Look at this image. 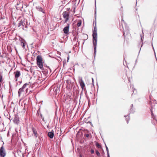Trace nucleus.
<instances>
[{"mask_svg": "<svg viewBox=\"0 0 157 157\" xmlns=\"http://www.w3.org/2000/svg\"><path fill=\"white\" fill-rule=\"evenodd\" d=\"M92 36L93 37V42L94 45V54L95 56L96 52V46L97 41V29L96 26L94 27Z\"/></svg>", "mask_w": 157, "mask_h": 157, "instance_id": "1", "label": "nucleus"}, {"mask_svg": "<svg viewBox=\"0 0 157 157\" xmlns=\"http://www.w3.org/2000/svg\"><path fill=\"white\" fill-rule=\"evenodd\" d=\"M59 89V88H58V87H57L56 88H54V94L55 95V99L54 100V101L55 102V104L57 108L56 109V112L57 110L58 109V106L57 105L59 104V102L58 101L59 98L58 97L59 96V92H58V90Z\"/></svg>", "mask_w": 157, "mask_h": 157, "instance_id": "2", "label": "nucleus"}, {"mask_svg": "<svg viewBox=\"0 0 157 157\" xmlns=\"http://www.w3.org/2000/svg\"><path fill=\"white\" fill-rule=\"evenodd\" d=\"M36 61L37 65L40 69H42L43 67L42 58L40 56H38L36 57Z\"/></svg>", "mask_w": 157, "mask_h": 157, "instance_id": "3", "label": "nucleus"}, {"mask_svg": "<svg viewBox=\"0 0 157 157\" xmlns=\"http://www.w3.org/2000/svg\"><path fill=\"white\" fill-rule=\"evenodd\" d=\"M6 153L5 148L3 146H2L0 149V157H5Z\"/></svg>", "mask_w": 157, "mask_h": 157, "instance_id": "4", "label": "nucleus"}, {"mask_svg": "<svg viewBox=\"0 0 157 157\" xmlns=\"http://www.w3.org/2000/svg\"><path fill=\"white\" fill-rule=\"evenodd\" d=\"M29 85V84L26 83L23 85L21 88H20L19 89L18 92V95L19 96H20L22 92L24 91V89L26 88V86Z\"/></svg>", "mask_w": 157, "mask_h": 157, "instance_id": "5", "label": "nucleus"}, {"mask_svg": "<svg viewBox=\"0 0 157 157\" xmlns=\"http://www.w3.org/2000/svg\"><path fill=\"white\" fill-rule=\"evenodd\" d=\"M79 82L82 89L83 90H84L85 87V84L82 78H79Z\"/></svg>", "mask_w": 157, "mask_h": 157, "instance_id": "6", "label": "nucleus"}, {"mask_svg": "<svg viewBox=\"0 0 157 157\" xmlns=\"http://www.w3.org/2000/svg\"><path fill=\"white\" fill-rule=\"evenodd\" d=\"M14 73L15 74V80L16 81H17V78L21 75L20 71H17L16 72H14Z\"/></svg>", "mask_w": 157, "mask_h": 157, "instance_id": "7", "label": "nucleus"}, {"mask_svg": "<svg viewBox=\"0 0 157 157\" xmlns=\"http://www.w3.org/2000/svg\"><path fill=\"white\" fill-rule=\"evenodd\" d=\"M62 15L63 17L66 20L65 21H67L68 19L69 14L66 11L64 12Z\"/></svg>", "mask_w": 157, "mask_h": 157, "instance_id": "8", "label": "nucleus"}, {"mask_svg": "<svg viewBox=\"0 0 157 157\" xmlns=\"http://www.w3.org/2000/svg\"><path fill=\"white\" fill-rule=\"evenodd\" d=\"M69 27V25H68L67 26L64 28L63 31L65 33L68 34Z\"/></svg>", "mask_w": 157, "mask_h": 157, "instance_id": "9", "label": "nucleus"}, {"mask_svg": "<svg viewBox=\"0 0 157 157\" xmlns=\"http://www.w3.org/2000/svg\"><path fill=\"white\" fill-rule=\"evenodd\" d=\"M36 9L39 11H40L43 13H45V12L43 9V8L40 6H36Z\"/></svg>", "mask_w": 157, "mask_h": 157, "instance_id": "10", "label": "nucleus"}, {"mask_svg": "<svg viewBox=\"0 0 157 157\" xmlns=\"http://www.w3.org/2000/svg\"><path fill=\"white\" fill-rule=\"evenodd\" d=\"M14 122L16 124H18L19 123V118L17 116H15L13 119Z\"/></svg>", "mask_w": 157, "mask_h": 157, "instance_id": "11", "label": "nucleus"}, {"mask_svg": "<svg viewBox=\"0 0 157 157\" xmlns=\"http://www.w3.org/2000/svg\"><path fill=\"white\" fill-rule=\"evenodd\" d=\"M32 130H33V133L35 137L36 138H37L38 136V134H37V132L36 130L34 128H33Z\"/></svg>", "mask_w": 157, "mask_h": 157, "instance_id": "12", "label": "nucleus"}, {"mask_svg": "<svg viewBox=\"0 0 157 157\" xmlns=\"http://www.w3.org/2000/svg\"><path fill=\"white\" fill-rule=\"evenodd\" d=\"M48 135L50 138L52 139L54 136V133L51 132H49L48 133Z\"/></svg>", "mask_w": 157, "mask_h": 157, "instance_id": "13", "label": "nucleus"}, {"mask_svg": "<svg viewBox=\"0 0 157 157\" xmlns=\"http://www.w3.org/2000/svg\"><path fill=\"white\" fill-rule=\"evenodd\" d=\"M67 87H71V86L72 87V85L71 86V81L70 80V79H68L67 80Z\"/></svg>", "mask_w": 157, "mask_h": 157, "instance_id": "14", "label": "nucleus"}, {"mask_svg": "<svg viewBox=\"0 0 157 157\" xmlns=\"http://www.w3.org/2000/svg\"><path fill=\"white\" fill-rule=\"evenodd\" d=\"M24 21H23L22 20H21V21L19 22V23L18 24V27H20V28H21V25H22L23 23V22Z\"/></svg>", "mask_w": 157, "mask_h": 157, "instance_id": "15", "label": "nucleus"}, {"mask_svg": "<svg viewBox=\"0 0 157 157\" xmlns=\"http://www.w3.org/2000/svg\"><path fill=\"white\" fill-rule=\"evenodd\" d=\"M21 45L22 47L24 49L25 48V43L23 41H21Z\"/></svg>", "mask_w": 157, "mask_h": 157, "instance_id": "16", "label": "nucleus"}, {"mask_svg": "<svg viewBox=\"0 0 157 157\" xmlns=\"http://www.w3.org/2000/svg\"><path fill=\"white\" fill-rule=\"evenodd\" d=\"M124 117L126 118V120L127 121V123H128V121H129V116H128H128H124Z\"/></svg>", "mask_w": 157, "mask_h": 157, "instance_id": "17", "label": "nucleus"}, {"mask_svg": "<svg viewBox=\"0 0 157 157\" xmlns=\"http://www.w3.org/2000/svg\"><path fill=\"white\" fill-rule=\"evenodd\" d=\"M81 24H82V22H81V21H79L78 22V23H77V26H78V27H79L81 26Z\"/></svg>", "mask_w": 157, "mask_h": 157, "instance_id": "18", "label": "nucleus"}, {"mask_svg": "<svg viewBox=\"0 0 157 157\" xmlns=\"http://www.w3.org/2000/svg\"><path fill=\"white\" fill-rule=\"evenodd\" d=\"M142 33H142V35H140V37H141V40L143 41V36H144V33H143V29L142 30Z\"/></svg>", "mask_w": 157, "mask_h": 157, "instance_id": "19", "label": "nucleus"}, {"mask_svg": "<svg viewBox=\"0 0 157 157\" xmlns=\"http://www.w3.org/2000/svg\"><path fill=\"white\" fill-rule=\"evenodd\" d=\"M133 105L132 104L131 105V109H130V110L131 111H130V113H133L134 112V111H132L133 109H132V107H133Z\"/></svg>", "mask_w": 157, "mask_h": 157, "instance_id": "20", "label": "nucleus"}, {"mask_svg": "<svg viewBox=\"0 0 157 157\" xmlns=\"http://www.w3.org/2000/svg\"><path fill=\"white\" fill-rule=\"evenodd\" d=\"M105 147H106V151H107V154H108V153H109V150H108V148L107 147V146L106 145V144L105 143Z\"/></svg>", "mask_w": 157, "mask_h": 157, "instance_id": "21", "label": "nucleus"}, {"mask_svg": "<svg viewBox=\"0 0 157 157\" xmlns=\"http://www.w3.org/2000/svg\"><path fill=\"white\" fill-rule=\"evenodd\" d=\"M96 154L98 156H100V153L99 152L98 150L96 151Z\"/></svg>", "mask_w": 157, "mask_h": 157, "instance_id": "22", "label": "nucleus"}, {"mask_svg": "<svg viewBox=\"0 0 157 157\" xmlns=\"http://www.w3.org/2000/svg\"><path fill=\"white\" fill-rule=\"evenodd\" d=\"M22 25H21V27H22V29H24V26L25 25V23H24V22H23V24H22Z\"/></svg>", "mask_w": 157, "mask_h": 157, "instance_id": "23", "label": "nucleus"}, {"mask_svg": "<svg viewBox=\"0 0 157 157\" xmlns=\"http://www.w3.org/2000/svg\"><path fill=\"white\" fill-rule=\"evenodd\" d=\"M122 21H123V23L122 22V23H121V25H122V26L123 28V29H124L123 24H124V21L123 20H122Z\"/></svg>", "mask_w": 157, "mask_h": 157, "instance_id": "24", "label": "nucleus"}, {"mask_svg": "<svg viewBox=\"0 0 157 157\" xmlns=\"http://www.w3.org/2000/svg\"><path fill=\"white\" fill-rule=\"evenodd\" d=\"M151 115H152V118L153 119H154L155 118V117L154 116V115H153V113H152V111H151Z\"/></svg>", "mask_w": 157, "mask_h": 157, "instance_id": "25", "label": "nucleus"}, {"mask_svg": "<svg viewBox=\"0 0 157 157\" xmlns=\"http://www.w3.org/2000/svg\"><path fill=\"white\" fill-rule=\"evenodd\" d=\"M97 147H99V148H100L101 147V145H100V144H97Z\"/></svg>", "mask_w": 157, "mask_h": 157, "instance_id": "26", "label": "nucleus"}, {"mask_svg": "<svg viewBox=\"0 0 157 157\" xmlns=\"http://www.w3.org/2000/svg\"><path fill=\"white\" fill-rule=\"evenodd\" d=\"M94 150H91L90 151V152L91 154H93L94 153Z\"/></svg>", "mask_w": 157, "mask_h": 157, "instance_id": "27", "label": "nucleus"}, {"mask_svg": "<svg viewBox=\"0 0 157 157\" xmlns=\"http://www.w3.org/2000/svg\"><path fill=\"white\" fill-rule=\"evenodd\" d=\"M85 136H86V137H88L89 136V135L88 134H87L85 135Z\"/></svg>", "mask_w": 157, "mask_h": 157, "instance_id": "28", "label": "nucleus"}, {"mask_svg": "<svg viewBox=\"0 0 157 157\" xmlns=\"http://www.w3.org/2000/svg\"><path fill=\"white\" fill-rule=\"evenodd\" d=\"M107 155L108 157H110L109 153H108V154H107Z\"/></svg>", "mask_w": 157, "mask_h": 157, "instance_id": "29", "label": "nucleus"}, {"mask_svg": "<svg viewBox=\"0 0 157 157\" xmlns=\"http://www.w3.org/2000/svg\"><path fill=\"white\" fill-rule=\"evenodd\" d=\"M152 47H153V48L154 50V53H155V50H154V48L153 47V46L152 45Z\"/></svg>", "mask_w": 157, "mask_h": 157, "instance_id": "30", "label": "nucleus"}, {"mask_svg": "<svg viewBox=\"0 0 157 157\" xmlns=\"http://www.w3.org/2000/svg\"><path fill=\"white\" fill-rule=\"evenodd\" d=\"M67 61H68V60L69 59V56H68L67 57Z\"/></svg>", "mask_w": 157, "mask_h": 157, "instance_id": "31", "label": "nucleus"}, {"mask_svg": "<svg viewBox=\"0 0 157 157\" xmlns=\"http://www.w3.org/2000/svg\"><path fill=\"white\" fill-rule=\"evenodd\" d=\"M95 14H96V8H95Z\"/></svg>", "mask_w": 157, "mask_h": 157, "instance_id": "32", "label": "nucleus"}, {"mask_svg": "<svg viewBox=\"0 0 157 157\" xmlns=\"http://www.w3.org/2000/svg\"><path fill=\"white\" fill-rule=\"evenodd\" d=\"M124 34H125V33L124 32V33H123V35H124Z\"/></svg>", "mask_w": 157, "mask_h": 157, "instance_id": "33", "label": "nucleus"}, {"mask_svg": "<svg viewBox=\"0 0 157 157\" xmlns=\"http://www.w3.org/2000/svg\"><path fill=\"white\" fill-rule=\"evenodd\" d=\"M80 157H82V156L81 155H80Z\"/></svg>", "mask_w": 157, "mask_h": 157, "instance_id": "34", "label": "nucleus"}, {"mask_svg": "<svg viewBox=\"0 0 157 157\" xmlns=\"http://www.w3.org/2000/svg\"><path fill=\"white\" fill-rule=\"evenodd\" d=\"M28 90V89H26V91H27V90Z\"/></svg>", "mask_w": 157, "mask_h": 157, "instance_id": "35", "label": "nucleus"}, {"mask_svg": "<svg viewBox=\"0 0 157 157\" xmlns=\"http://www.w3.org/2000/svg\"><path fill=\"white\" fill-rule=\"evenodd\" d=\"M92 81L93 82V78H92Z\"/></svg>", "mask_w": 157, "mask_h": 157, "instance_id": "36", "label": "nucleus"}, {"mask_svg": "<svg viewBox=\"0 0 157 157\" xmlns=\"http://www.w3.org/2000/svg\"><path fill=\"white\" fill-rule=\"evenodd\" d=\"M96 16L95 15V19H96Z\"/></svg>", "mask_w": 157, "mask_h": 157, "instance_id": "37", "label": "nucleus"}]
</instances>
